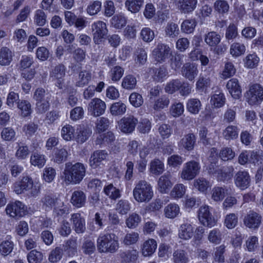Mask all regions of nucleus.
<instances>
[{
	"instance_id": "obj_1",
	"label": "nucleus",
	"mask_w": 263,
	"mask_h": 263,
	"mask_svg": "<svg viewBox=\"0 0 263 263\" xmlns=\"http://www.w3.org/2000/svg\"><path fill=\"white\" fill-rule=\"evenodd\" d=\"M85 172L86 168L81 163H67L64 171V181L67 184H78L85 176Z\"/></svg>"
},
{
	"instance_id": "obj_2",
	"label": "nucleus",
	"mask_w": 263,
	"mask_h": 263,
	"mask_svg": "<svg viewBox=\"0 0 263 263\" xmlns=\"http://www.w3.org/2000/svg\"><path fill=\"white\" fill-rule=\"evenodd\" d=\"M97 247L100 253H115L119 248L118 238L114 233L100 234L97 240Z\"/></svg>"
},
{
	"instance_id": "obj_3",
	"label": "nucleus",
	"mask_w": 263,
	"mask_h": 263,
	"mask_svg": "<svg viewBox=\"0 0 263 263\" xmlns=\"http://www.w3.org/2000/svg\"><path fill=\"white\" fill-rule=\"evenodd\" d=\"M133 193L134 199L138 202H148L154 196L152 186L145 180L139 181Z\"/></svg>"
},
{
	"instance_id": "obj_4",
	"label": "nucleus",
	"mask_w": 263,
	"mask_h": 263,
	"mask_svg": "<svg viewBox=\"0 0 263 263\" xmlns=\"http://www.w3.org/2000/svg\"><path fill=\"white\" fill-rule=\"evenodd\" d=\"M245 97L250 105L260 104L263 101V86L258 83L250 84Z\"/></svg>"
},
{
	"instance_id": "obj_5",
	"label": "nucleus",
	"mask_w": 263,
	"mask_h": 263,
	"mask_svg": "<svg viewBox=\"0 0 263 263\" xmlns=\"http://www.w3.org/2000/svg\"><path fill=\"white\" fill-rule=\"evenodd\" d=\"M200 168L201 167L199 162L191 160L183 165L179 175L182 180L190 181L199 174Z\"/></svg>"
},
{
	"instance_id": "obj_6",
	"label": "nucleus",
	"mask_w": 263,
	"mask_h": 263,
	"mask_svg": "<svg viewBox=\"0 0 263 263\" xmlns=\"http://www.w3.org/2000/svg\"><path fill=\"white\" fill-rule=\"evenodd\" d=\"M171 54V49L168 45L159 43L153 50L152 56L157 63H162L165 62Z\"/></svg>"
},
{
	"instance_id": "obj_7",
	"label": "nucleus",
	"mask_w": 263,
	"mask_h": 263,
	"mask_svg": "<svg viewBox=\"0 0 263 263\" xmlns=\"http://www.w3.org/2000/svg\"><path fill=\"white\" fill-rule=\"evenodd\" d=\"M198 219L205 227L212 228L216 225L217 221L210 211V207L204 205L200 207L198 212Z\"/></svg>"
},
{
	"instance_id": "obj_8",
	"label": "nucleus",
	"mask_w": 263,
	"mask_h": 263,
	"mask_svg": "<svg viewBox=\"0 0 263 263\" xmlns=\"http://www.w3.org/2000/svg\"><path fill=\"white\" fill-rule=\"evenodd\" d=\"M106 105L100 98L92 99L88 105V111L93 117H99L105 113Z\"/></svg>"
},
{
	"instance_id": "obj_9",
	"label": "nucleus",
	"mask_w": 263,
	"mask_h": 263,
	"mask_svg": "<svg viewBox=\"0 0 263 263\" xmlns=\"http://www.w3.org/2000/svg\"><path fill=\"white\" fill-rule=\"evenodd\" d=\"M6 212L10 217H20L25 215L26 207L21 201H16L9 203L6 206Z\"/></svg>"
},
{
	"instance_id": "obj_10",
	"label": "nucleus",
	"mask_w": 263,
	"mask_h": 263,
	"mask_svg": "<svg viewBox=\"0 0 263 263\" xmlns=\"http://www.w3.org/2000/svg\"><path fill=\"white\" fill-rule=\"evenodd\" d=\"M138 123V119L133 116L123 117L118 122L119 129L124 133H130L134 131Z\"/></svg>"
},
{
	"instance_id": "obj_11",
	"label": "nucleus",
	"mask_w": 263,
	"mask_h": 263,
	"mask_svg": "<svg viewBox=\"0 0 263 263\" xmlns=\"http://www.w3.org/2000/svg\"><path fill=\"white\" fill-rule=\"evenodd\" d=\"M261 216L258 213L254 211H250L243 219L244 224L248 228L256 230L259 227L261 222Z\"/></svg>"
},
{
	"instance_id": "obj_12",
	"label": "nucleus",
	"mask_w": 263,
	"mask_h": 263,
	"mask_svg": "<svg viewBox=\"0 0 263 263\" xmlns=\"http://www.w3.org/2000/svg\"><path fill=\"white\" fill-rule=\"evenodd\" d=\"M66 68L62 64H59L52 70L50 76L52 80L55 81V85L59 88L62 89L64 85V78L65 76Z\"/></svg>"
},
{
	"instance_id": "obj_13",
	"label": "nucleus",
	"mask_w": 263,
	"mask_h": 263,
	"mask_svg": "<svg viewBox=\"0 0 263 263\" xmlns=\"http://www.w3.org/2000/svg\"><path fill=\"white\" fill-rule=\"evenodd\" d=\"M91 29L95 42L103 39L107 33L106 24L101 21L93 23L91 25Z\"/></svg>"
},
{
	"instance_id": "obj_14",
	"label": "nucleus",
	"mask_w": 263,
	"mask_h": 263,
	"mask_svg": "<svg viewBox=\"0 0 263 263\" xmlns=\"http://www.w3.org/2000/svg\"><path fill=\"white\" fill-rule=\"evenodd\" d=\"M33 182V180L29 176H24L20 181L15 182L14 183L13 191L17 194L24 193L28 190Z\"/></svg>"
},
{
	"instance_id": "obj_15",
	"label": "nucleus",
	"mask_w": 263,
	"mask_h": 263,
	"mask_svg": "<svg viewBox=\"0 0 263 263\" xmlns=\"http://www.w3.org/2000/svg\"><path fill=\"white\" fill-rule=\"evenodd\" d=\"M229 93L235 99H238L241 96L242 90L239 81L236 78L229 80L226 85Z\"/></svg>"
},
{
	"instance_id": "obj_16",
	"label": "nucleus",
	"mask_w": 263,
	"mask_h": 263,
	"mask_svg": "<svg viewBox=\"0 0 263 263\" xmlns=\"http://www.w3.org/2000/svg\"><path fill=\"white\" fill-rule=\"evenodd\" d=\"M198 72V66L195 64L186 63L182 67V75L190 81H194Z\"/></svg>"
},
{
	"instance_id": "obj_17",
	"label": "nucleus",
	"mask_w": 263,
	"mask_h": 263,
	"mask_svg": "<svg viewBox=\"0 0 263 263\" xmlns=\"http://www.w3.org/2000/svg\"><path fill=\"white\" fill-rule=\"evenodd\" d=\"M250 180V177L246 171H239L235 176V185L241 190L248 187Z\"/></svg>"
},
{
	"instance_id": "obj_18",
	"label": "nucleus",
	"mask_w": 263,
	"mask_h": 263,
	"mask_svg": "<svg viewBox=\"0 0 263 263\" xmlns=\"http://www.w3.org/2000/svg\"><path fill=\"white\" fill-rule=\"evenodd\" d=\"M70 221L73 229L77 233H83L86 229L85 220L81 214L77 213L71 214Z\"/></svg>"
},
{
	"instance_id": "obj_19",
	"label": "nucleus",
	"mask_w": 263,
	"mask_h": 263,
	"mask_svg": "<svg viewBox=\"0 0 263 263\" xmlns=\"http://www.w3.org/2000/svg\"><path fill=\"white\" fill-rule=\"evenodd\" d=\"M172 176L170 173H165L160 177L157 182L158 190L161 193H166L173 185Z\"/></svg>"
},
{
	"instance_id": "obj_20",
	"label": "nucleus",
	"mask_w": 263,
	"mask_h": 263,
	"mask_svg": "<svg viewBox=\"0 0 263 263\" xmlns=\"http://www.w3.org/2000/svg\"><path fill=\"white\" fill-rule=\"evenodd\" d=\"M194 234V227L193 225L185 222L181 224L178 231L179 237L183 240H189L193 236Z\"/></svg>"
},
{
	"instance_id": "obj_21",
	"label": "nucleus",
	"mask_w": 263,
	"mask_h": 263,
	"mask_svg": "<svg viewBox=\"0 0 263 263\" xmlns=\"http://www.w3.org/2000/svg\"><path fill=\"white\" fill-rule=\"evenodd\" d=\"M195 142V135L193 133H189L184 135L180 140L178 142V146L180 148L190 151L194 149Z\"/></svg>"
},
{
	"instance_id": "obj_22",
	"label": "nucleus",
	"mask_w": 263,
	"mask_h": 263,
	"mask_svg": "<svg viewBox=\"0 0 263 263\" xmlns=\"http://www.w3.org/2000/svg\"><path fill=\"white\" fill-rule=\"evenodd\" d=\"M198 0H178V10L182 13H189L196 9Z\"/></svg>"
},
{
	"instance_id": "obj_23",
	"label": "nucleus",
	"mask_w": 263,
	"mask_h": 263,
	"mask_svg": "<svg viewBox=\"0 0 263 263\" xmlns=\"http://www.w3.org/2000/svg\"><path fill=\"white\" fill-rule=\"evenodd\" d=\"M232 168H227L223 167L222 169L216 168L214 172L212 171L211 167L209 168V172L213 174L217 178V180L220 181H224L231 179L232 177Z\"/></svg>"
},
{
	"instance_id": "obj_24",
	"label": "nucleus",
	"mask_w": 263,
	"mask_h": 263,
	"mask_svg": "<svg viewBox=\"0 0 263 263\" xmlns=\"http://www.w3.org/2000/svg\"><path fill=\"white\" fill-rule=\"evenodd\" d=\"M86 196L82 191H75L71 195L70 201L72 204L78 208L84 206L86 204Z\"/></svg>"
},
{
	"instance_id": "obj_25",
	"label": "nucleus",
	"mask_w": 263,
	"mask_h": 263,
	"mask_svg": "<svg viewBox=\"0 0 263 263\" xmlns=\"http://www.w3.org/2000/svg\"><path fill=\"white\" fill-rule=\"evenodd\" d=\"M60 199L54 195L48 194L45 195L41 199L43 208L46 211H50L57 204Z\"/></svg>"
},
{
	"instance_id": "obj_26",
	"label": "nucleus",
	"mask_w": 263,
	"mask_h": 263,
	"mask_svg": "<svg viewBox=\"0 0 263 263\" xmlns=\"http://www.w3.org/2000/svg\"><path fill=\"white\" fill-rule=\"evenodd\" d=\"M157 248V241L153 238L145 241L141 247L142 253L144 256H151Z\"/></svg>"
},
{
	"instance_id": "obj_27",
	"label": "nucleus",
	"mask_w": 263,
	"mask_h": 263,
	"mask_svg": "<svg viewBox=\"0 0 263 263\" xmlns=\"http://www.w3.org/2000/svg\"><path fill=\"white\" fill-rule=\"evenodd\" d=\"M77 239L71 237L65 242L64 250L68 256H73L77 253Z\"/></svg>"
},
{
	"instance_id": "obj_28",
	"label": "nucleus",
	"mask_w": 263,
	"mask_h": 263,
	"mask_svg": "<svg viewBox=\"0 0 263 263\" xmlns=\"http://www.w3.org/2000/svg\"><path fill=\"white\" fill-rule=\"evenodd\" d=\"M13 248L14 243L11 240V237L8 235L0 243V254L3 256H7L12 252Z\"/></svg>"
},
{
	"instance_id": "obj_29",
	"label": "nucleus",
	"mask_w": 263,
	"mask_h": 263,
	"mask_svg": "<svg viewBox=\"0 0 263 263\" xmlns=\"http://www.w3.org/2000/svg\"><path fill=\"white\" fill-rule=\"evenodd\" d=\"M107 156L105 151H97L95 152L90 158V164L92 167H96L99 165Z\"/></svg>"
},
{
	"instance_id": "obj_30",
	"label": "nucleus",
	"mask_w": 263,
	"mask_h": 263,
	"mask_svg": "<svg viewBox=\"0 0 263 263\" xmlns=\"http://www.w3.org/2000/svg\"><path fill=\"white\" fill-rule=\"evenodd\" d=\"M109 111L113 116H121L126 112V105L122 101H118L111 105Z\"/></svg>"
},
{
	"instance_id": "obj_31",
	"label": "nucleus",
	"mask_w": 263,
	"mask_h": 263,
	"mask_svg": "<svg viewBox=\"0 0 263 263\" xmlns=\"http://www.w3.org/2000/svg\"><path fill=\"white\" fill-rule=\"evenodd\" d=\"M149 171L155 175H159L164 171V164L159 159L152 160L149 164Z\"/></svg>"
},
{
	"instance_id": "obj_32",
	"label": "nucleus",
	"mask_w": 263,
	"mask_h": 263,
	"mask_svg": "<svg viewBox=\"0 0 263 263\" xmlns=\"http://www.w3.org/2000/svg\"><path fill=\"white\" fill-rule=\"evenodd\" d=\"M17 107L20 110L21 115L23 117L29 116L32 111L30 103L27 100H18Z\"/></svg>"
},
{
	"instance_id": "obj_33",
	"label": "nucleus",
	"mask_w": 263,
	"mask_h": 263,
	"mask_svg": "<svg viewBox=\"0 0 263 263\" xmlns=\"http://www.w3.org/2000/svg\"><path fill=\"white\" fill-rule=\"evenodd\" d=\"M13 53L7 47H3L0 49V65H9L12 61Z\"/></svg>"
},
{
	"instance_id": "obj_34",
	"label": "nucleus",
	"mask_w": 263,
	"mask_h": 263,
	"mask_svg": "<svg viewBox=\"0 0 263 263\" xmlns=\"http://www.w3.org/2000/svg\"><path fill=\"white\" fill-rule=\"evenodd\" d=\"M67 49L69 53H72L73 58L77 62H81L85 59L86 53L81 48L75 49L73 45H69L67 46Z\"/></svg>"
},
{
	"instance_id": "obj_35",
	"label": "nucleus",
	"mask_w": 263,
	"mask_h": 263,
	"mask_svg": "<svg viewBox=\"0 0 263 263\" xmlns=\"http://www.w3.org/2000/svg\"><path fill=\"white\" fill-rule=\"evenodd\" d=\"M246 47L243 44L234 42L230 46V53L234 58L239 57L245 53Z\"/></svg>"
},
{
	"instance_id": "obj_36",
	"label": "nucleus",
	"mask_w": 263,
	"mask_h": 263,
	"mask_svg": "<svg viewBox=\"0 0 263 263\" xmlns=\"http://www.w3.org/2000/svg\"><path fill=\"white\" fill-rule=\"evenodd\" d=\"M61 137L66 141H70L75 139V129L70 124H66L62 128Z\"/></svg>"
},
{
	"instance_id": "obj_37",
	"label": "nucleus",
	"mask_w": 263,
	"mask_h": 263,
	"mask_svg": "<svg viewBox=\"0 0 263 263\" xmlns=\"http://www.w3.org/2000/svg\"><path fill=\"white\" fill-rule=\"evenodd\" d=\"M180 207L175 203H171L166 205L164 209V215L168 218H174L180 214Z\"/></svg>"
},
{
	"instance_id": "obj_38",
	"label": "nucleus",
	"mask_w": 263,
	"mask_h": 263,
	"mask_svg": "<svg viewBox=\"0 0 263 263\" xmlns=\"http://www.w3.org/2000/svg\"><path fill=\"white\" fill-rule=\"evenodd\" d=\"M144 3V0H126L125 3V8L132 13L138 12Z\"/></svg>"
},
{
	"instance_id": "obj_39",
	"label": "nucleus",
	"mask_w": 263,
	"mask_h": 263,
	"mask_svg": "<svg viewBox=\"0 0 263 263\" xmlns=\"http://www.w3.org/2000/svg\"><path fill=\"white\" fill-rule=\"evenodd\" d=\"M227 190L224 187L215 186L211 191V198L216 202L221 201L226 196Z\"/></svg>"
},
{
	"instance_id": "obj_40",
	"label": "nucleus",
	"mask_w": 263,
	"mask_h": 263,
	"mask_svg": "<svg viewBox=\"0 0 263 263\" xmlns=\"http://www.w3.org/2000/svg\"><path fill=\"white\" fill-rule=\"evenodd\" d=\"M111 25L117 29H121L127 24L126 17L122 14L114 15L110 20Z\"/></svg>"
},
{
	"instance_id": "obj_41",
	"label": "nucleus",
	"mask_w": 263,
	"mask_h": 263,
	"mask_svg": "<svg viewBox=\"0 0 263 263\" xmlns=\"http://www.w3.org/2000/svg\"><path fill=\"white\" fill-rule=\"evenodd\" d=\"M172 261L173 263H188L189 259L185 251L178 249L173 253Z\"/></svg>"
},
{
	"instance_id": "obj_42",
	"label": "nucleus",
	"mask_w": 263,
	"mask_h": 263,
	"mask_svg": "<svg viewBox=\"0 0 263 263\" xmlns=\"http://www.w3.org/2000/svg\"><path fill=\"white\" fill-rule=\"evenodd\" d=\"M221 41V36L217 32L211 31L205 35L204 41L211 47L217 46Z\"/></svg>"
},
{
	"instance_id": "obj_43",
	"label": "nucleus",
	"mask_w": 263,
	"mask_h": 263,
	"mask_svg": "<svg viewBox=\"0 0 263 263\" xmlns=\"http://www.w3.org/2000/svg\"><path fill=\"white\" fill-rule=\"evenodd\" d=\"M165 35L170 38H175L179 34V29L177 24L173 22H168L164 28Z\"/></svg>"
},
{
	"instance_id": "obj_44",
	"label": "nucleus",
	"mask_w": 263,
	"mask_h": 263,
	"mask_svg": "<svg viewBox=\"0 0 263 263\" xmlns=\"http://www.w3.org/2000/svg\"><path fill=\"white\" fill-rule=\"evenodd\" d=\"M141 221V216L136 213H133L126 219L125 224L129 229H134L138 226Z\"/></svg>"
},
{
	"instance_id": "obj_45",
	"label": "nucleus",
	"mask_w": 263,
	"mask_h": 263,
	"mask_svg": "<svg viewBox=\"0 0 263 263\" xmlns=\"http://www.w3.org/2000/svg\"><path fill=\"white\" fill-rule=\"evenodd\" d=\"M226 98L224 94L220 91H217L212 96L210 102L216 108L222 107L225 104Z\"/></svg>"
},
{
	"instance_id": "obj_46",
	"label": "nucleus",
	"mask_w": 263,
	"mask_h": 263,
	"mask_svg": "<svg viewBox=\"0 0 263 263\" xmlns=\"http://www.w3.org/2000/svg\"><path fill=\"white\" fill-rule=\"evenodd\" d=\"M104 192L110 199L116 200L121 197L120 190L110 183L104 187Z\"/></svg>"
},
{
	"instance_id": "obj_47",
	"label": "nucleus",
	"mask_w": 263,
	"mask_h": 263,
	"mask_svg": "<svg viewBox=\"0 0 263 263\" xmlns=\"http://www.w3.org/2000/svg\"><path fill=\"white\" fill-rule=\"evenodd\" d=\"M51 98V94L47 90L41 87H39L35 89L33 96V98L36 102L50 100Z\"/></svg>"
},
{
	"instance_id": "obj_48",
	"label": "nucleus",
	"mask_w": 263,
	"mask_h": 263,
	"mask_svg": "<svg viewBox=\"0 0 263 263\" xmlns=\"http://www.w3.org/2000/svg\"><path fill=\"white\" fill-rule=\"evenodd\" d=\"M223 138L228 140L236 139L238 136V129L236 126L229 125L222 132Z\"/></svg>"
},
{
	"instance_id": "obj_49",
	"label": "nucleus",
	"mask_w": 263,
	"mask_h": 263,
	"mask_svg": "<svg viewBox=\"0 0 263 263\" xmlns=\"http://www.w3.org/2000/svg\"><path fill=\"white\" fill-rule=\"evenodd\" d=\"M91 78V73L86 70H81L79 74V77L76 82V86L83 87L87 85Z\"/></svg>"
},
{
	"instance_id": "obj_50",
	"label": "nucleus",
	"mask_w": 263,
	"mask_h": 263,
	"mask_svg": "<svg viewBox=\"0 0 263 263\" xmlns=\"http://www.w3.org/2000/svg\"><path fill=\"white\" fill-rule=\"evenodd\" d=\"M259 62V58L253 53L248 54L243 59L244 66L249 69H253L257 66Z\"/></svg>"
},
{
	"instance_id": "obj_51",
	"label": "nucleus",
	"mask_w": 263,
	"mask_h": 263,
	"mask_svg": "<svg viewBox=\"0 0 263 263\" xmlns=\"http://www.w3.org/2000/svg\"><path fill=\"white\" fill-rule=\"evenodd\" d=\"M186 190V186L182 183L176 184L172 190L170 195L175 199H178L181 198L185 195Z\"/></svg>"
},
{
	"instance_id": "obj_52",
	"label": "nucleus",
	"mask_w": 263,
	"mask_h": 263,
	"mask_svg": "<svg viewBox=\"0 0 263 263\" xmlns=\"http://www.w3.org/2000/svg\"><path fill=\"white\" fill-rule=\"evenodd\" d=\"M69 213L68 207L60 199L53 208V215L57 217L63 216L69 214Z\"/></svg>"
},
{
	"instance_id": "obj_53",
	"label": "nucleus",
	"mask_w": 263,
	"mask_h": 263,
	"mask_svg": "<svg viewBox=\"0 0 263 263\" xmlns=\"http://www.w3.org/2000/svg\"><path fill=\"white\" fill-rule=\"evenodd\" d=\"M196 25L197 22L195 19L185 20L181 25V30L184 33H192L194 32Z\"/></svg>"
},
{
	"instance_id": "obj_54",
	"label": "nucleus",
	"mask_w": 263,
	"mask_h": 263,
	"mask_svg": "<svg viewBox=\"0 0 263 263\" xmlns=\"http://www.w3.org/2000/svg\"><path fill=\"white\" fill-rule=\"evenodd\" d=\"M46 159L44 155L37 152L33 153L30 157V163L39 168L42 167L45 164Z\"/></svg>"
},
{
	"instance_id": "obj_55",
	"label": "nucleus",
	"mask_w": 263,
	"mask_h": 263,
	"mask_svg": "<svg viewBox=\"0 0 263 263\" xmlns=\"http://www.w3.org/2000/svg\"><path fill=\"white\" fill-rule=\"evenodd\" d=\"M222 239V235L220 230L218 229H213L211 230L208 235V240L210 243L218 245L219 244Z\"/></svg>"
},
{
	"instance_id": "obj_56",
	"label": "nucleus",
	"mask_w": 263,
	"mask_h": 263,
	"mask_svg": "<svg viewBox=\"0 0 263 263\" xmlns=\"http://www.w3.org/2000/svg\"><path fill=\"white\" fill-rule=\"evenodd\" d=\"M201 104L200 100L195 98L189 99L186 104L187 110L193 114H198L201 108Z\"/></svg>"
},
{
	"instance_id": "obj_57",
	"label": "nucleus",
	"mask_w": 263,
	"mask_h": 263,
	"mask_svg": "<svg viewBox=\"0 0 263 263\" xmlns=\"http://www.w3.org/2000/svg\"><path fill=\"white\" fill-rule=\"evenodd\" d=\"M194 186L199 192L203 193L208 190L211 185L210 182L206 179L200 177L194 180Z\"/></svg>"
},
{
	"instance_id": "obj_58",
	"label": "nucleus",
	"mask_w": 263,
	"mask_h": 263,
	"mask_svg": "<svg viewBox=\"0 0 263 263\" xmlns=\"http://www.w3.org/2000/svg\"><path fill=\"white\" fill-rule=\"evenodd\" d=\"M170 104V99L165 96H162L156 100L153 105V109L158 111L167 107Z\"/></svg>"
},
{
	"instance_id": "obj_59",
	"label": "nucleus",
	"mask_w": 263,
	"mask_h": 263,
	"mask_svg": "<svg viewBox=\"0 0 263 263\" xmlns=\"http://www.w3.org/2000/svg\"><path fill=\"white\" fill-rule=\"evenodd\" d=\"M137 84L136 78L131 74L126 76L122 80V86L126 89H133L135 88Z\"/></svg>"
},
{
	"instance_id": "obj_60",
	"label": "nucleus",
	"mask_w": 263,
	"mask_h": 263,
	"mask_svg": "<svg viewBox=\"0 0 263 263\" xmlns=\"http://www.w3.org/2000/svg\"><path fill=\"white\" fill-rule=\"evenodd\" d=\"M130 209V204L127 200L121 199L116 205V211L121 215L126 214Z\"/></svg>"
},
{
	"instance_id": "obj_61",
	"label": "nucleus",
	"mask_w": 263,
	"mask_h": 263,
	"mask_svg": "<svg viewBox=\"0 0 263 263\" xmlns=\"http://www.w3.org/2000/svg\"><path fill=\"white\" fill-rule=\"evenodd\" d=\"M199 136L201 142L204 145L211 144L212 141L211 134L209 133L208 128L205 127H201L199 130Z\"/></svg>"
},
{
	"instance_id": "obj_62",
	"label": "nucleus",
	"mask_w": 263,
	"mask_h": 263,
	"mask_svg": "<svg viewBox=\"0 0 263 263\" xmlns=\"http://www.w3.org/2000/svg\"><path fill=\"white\" fill-rule=\"evenodd\" d=\"M236 69L234 64L231 62H227L221 73V78L223 79H228L234 75Z\"/></svg>"
},
{
	"instance_id": "obj_63",
	"label": "nucleus",
	"mask_w": 263,
	"mask_h": 263,
	"mask_svg": "<svg viewBox=\"0 0 263 263\" xmlns=\"http://www.w3.org/2000/svg\"><path fill=\"white\" fill-rule=\"evenodd\" d=\"M29 155V150L28 147L26 145L18 143L15 154L16 158L18 160H22L27 158Z\"/></svg>"
},
{
	"instance_id": "obj_64",
	"label": "nucleus",
	"mask_w": 263,
	"mask_h": 263,
	"mask_svg": "<svg viewBox=\"0 0 263 263\" xmlns=\"http://www.w3.org/2000/svg\"><path fill=\"white\" fill-rule=\"evenodd\" d=\"M249 162L254 164L263 162V152L262 151H250Z\"/></svg>"
}]
</instances>
